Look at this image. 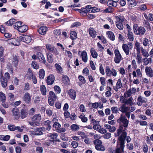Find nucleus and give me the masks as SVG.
I'll list each match as a JSON object with an SVG mask.
<instances>
[{"instance_id":"nucleus-33","label":"nucleus","mask_w":153,"mask_h":153,"mask_svg":"<svg viewBox=\"0 0 153 153\" xmlns=\"http://www.w3.org/2000/svg\"><path fill=\"white\" fill-rule=\"evenodd\" d=\"M41 119V116L40 114H37L34 115L33 117L32 120L33 121H35L39 123Z\"/></svg>"},{"instance_id":"nucleus-59","label":"nucleus","mask_w":153,"mask_h":153,"mask_svg":"<svg viewBox=\"0 0 153 153\" xmlns=\"http://www.w3.org/2000/svg\"><path fill=\"white\" fill-rule=\"evenodd\" d=\"M28 123L31 126H38L39 124V123L38 122H36L35 121L33 122H29Z\"/></svg>"},{"instance_id":"nucleus-39","label":"nucleus","mask_w":153,"mask_h":153,"mask_svg":"<svg viewBox=\"0 0 153 153\" xmlns=\"http://www.w3.org/2000/svg\"><path fill=\"white\" fill-rule=\"evenodd\" d=\"M56 71L58 73L61 74L62 73L63 69L61 66L58 64L56 63L55 65Z\"/></svg>"},{"instance_id":"nucleus-26","label":"nucleus","mask_w":153,"mask_h":153,"mask_svg":"<svg viewBox=\"0 0 153 153\" xmlns=\"http://www.w3.org/2000/svg\"><path fill=\"white\" fill-rule=\"evenodd\" d=\"M89 33L91 37L95 38L97 36V33L94 29L90 27L88 29Z\"/></svg>"},{"instance_id":"nucleus-23","label":"nucleus","mask_w":153,"mask_h":153,"mask_svg":"<svg viewBox=\"0 0 153 153\" xmlns=\"http://www.w3.org/2000/svg\"><path fill=\"white\" fill-rule=\"evenodd\" d=\"M133 77L137 76L138 77H141L142 74L141 71L140 69H137L136 71H134L132 72Z\"/></svg>"},{"instance_id":"nucleus-22","label":"nucleus","mask_w":153,"mask_h":153,"mask_svg":"<svg viewBox=\"0 0 153 153\" xmlns=\"http://www.w3.org/2000/svg\"><path fill=\"white\" fill-rule=\"evenodd\" d=\"M127 127H124V126L123 125L120 126L119 128L117 130V134H115V136L116 137L118 136L121 133V132L122 131H123V132L122 133L125 132L124 131L126 130V128ZM125 132H126V131Z\"/></svg>"},{"instance_id":"nucleus-2","label":"nucleus","mask_w":153,"mask_h":153,"mask_svg":"<svg viewBox=\"0 0 153 153\" xmlns=\"http://www.w3.org/2000/svg\"><path fill=\"white\" fill-rule=\"evenodd\" d=\"M116 19V25L117 27L120 30H123V26L122 22L124 21V18L121 16H116L115 17Z\"/></svg>"},{"instance_id":"nucleus-57","label":"nucleus","mask_w":153,"mask_h":153,"mask_svg":"<svg viewBox=\"0 0 153 153\" xmlns=\"http://www.w3.org/2000/svg\"><path fill=\"white\" fill-rule=\"evenodd\" d=\"M76 10H78L79 13H86L89 12L90 10H87L86 8H82L81 9H76Z\"/></svg>"},{"instance_id":"nucleus-12","label":"nucleus","mask_w":153,"mask_h":153,"mask_svg":"<svg viewBox=\"0 0 153 153\" xmlns=\"http://www.w3.org/2000/svg\"><path fill=\"white\" fill-rule=\"evenodd\" d=\"M147 101V99L144 97L141 96H139L137 99V104L139 106L142 105L143 103L146 102Z\"/></svg>"},{"instance_id":"nucleus-19","label":"nucleus","mask_w":153,"mask_h":153,"mask_svg":"<svg viewBox=\"0 0 153 153\" xmlns=\"http://www.w3.org/2000/svg\"><path fill=\"white\" fill-rule=\"evenodd\" d=\"M37 56L39 59V61L43 64H45L46 62L45 59L42 55V53L41 52H38L37 53Z\"/></svg>"},{"instance_id":"nucleus-51","label":"nucleus","mask_w":153,"mask_h":153,"mask_svg":"<svg viewBox=\"0 0 153 153\" xmlns=\"http://www.w3.org/2000/svg\"><path fill=\"white\" fill-rule=\"evenodd\" d=\"M105 72L107 76L111 77V70L109 66H106L105 68Z\"/></svg>"},{"instance_id":"nucleus-29","label":"nucleus","mask_w":153,"mask_h":153,"mask_svg":"<svg viewBox=\"0 0 153 153\" xmlns=\"http://www.w3.org/2000/svg\"><path fill=\"white\" fill-rule=\"evenodd\" d=\"M0 78L1 86L3 88H5L7 85V83L8 80L5 79L4 78H3V77H1Z\"/></svg>"},{"instance_id":"nucleus-9","label":"nucleus","mask_w":153,"mask_h":153,"mask_svg":"<svg viewBox=\"0 0 153 153\" xmlns=\"http://www.w3.org/2000/svg\"><path fill=\"white\" fill-rule=\"evenodd\" d=\"M146 30L144 27L140 26L134 30V33L137 35L142 36L146 32Z\"/></svg>"},{"instance_id":"nucleus-16","label":"nucleus","mask_w":153,"mask_h":153,"mask_svg":"<svg viewBox=\"0 0 153 153\" xmlns=\"http://www.w3.org/2000/svg\"><path fill=\"white\" fill-rule=\"evenodd\" d=\"M12 114L13 116L16 119H18L19 117V111L17 108H14L13 109Z\"/></svg>"},{"instance_id":"nucleus-28","label":"nucleus","mask_w":153,"mask_h":153,"mask_svg":"<svg viewBox=\"0 0 153 153\" xmlns=\"http://www.w3.org/2000/svg\"><path fill=\"white\" fill-rule=\"evenodd\" d=\"M106 34L108 38L114 41L115 39V36L114 33L111 31H107L106 33Z\"/></svg>"},{"instance_id":"nucleus-55","label":"nucleus","mask_w":153,"mask_h":153,"mask_svg":"<svg viewBox=\"0 0 153 153\" xmlns=\"http://www.w3.org/2000/svg\"><path fill=\"white\" fill-rule=\"evenodd\" d=\"M141 51L142 55L145 57L147 58L149 56V54L145 49H143V48H142Z\"/></svg>"},{"instance_id":"nucleus-38","label":"nucleus","mask_w":153,"mask_h":153,"mask_svg":"<svg viewBox=\"0 0 153 153\" xmlns=\"http://www.w3.org/2000/svg\"><path fill=\"white\" fill-rule=\"evenodd\" d=\"M152 61L151 58H143L142 59V62L143 63V65H147L150 62Z\"/></svg>"},{"instance_id":"nucleus-36","label":"nucleus","mask_w":153,"mask_h":153,"mask_svg":"<svg viewBox=\"0 0 153 153\" xmlns=\"http://www.w3.org/2000/svg\"><path fill=\"white\" fill-rule=\"evenodd\" d=\"M48 136L49 137L52 141L55 140L57 136V134L56 133H53L49 134L48 135Z\"/></svg>"},{"instance_id":"nucleus-10","label":"nucleus","mask_w":153,"mask_h":153,"mask_svg":"<svg viewBox=\"0 0 153 153\" xmlns=\"http://www.w3.org/2000/svg\"><path fill=\"white\" fill-rule=\"evenodd\" d=\"M18 39L19 40L24 42L26 43H29L31 40L30 36L23 35L19 37Z\"/></svg>"},{"instance_id":"nucleus-11","label":"nucleus","mask_w":153,"mask_h":153,"mask_svg":"<svg viewBox=\"0 0 153 153\" xmlns=\"http://www.w3.org/2000/svg\"><path fill=\"white\" fill-rule=\"evenodd\" d=\"M27 78L29 80L32 79L33 83L34 84H36L37 83L36 78L35 75H33L32 72L30 71H28L27 73Z\"/></svg>"},{"instance_id":"nucleus-56","label":"nucleus","mask_w":153,"mask_h":153,"mask_svg":"<svg viewBox=\"0 0 153 153\" xmlns=\"http://www.w3.org/2000/svg\"><path fill=\"white\" fill-rule=\"evenodd\" d=\"M143 44L144 46H149V40L146 38H144L143 42Z\"/></svg>"},{"instance_id":"nucleus-27","label":"nucleus","mask_w":153,"mask_h":153,"mask_svg":"<svg viewBox=\"0 0 153 153\" xmlns=\"http://www.w3.org/2000/svg\"><path fill=\"white\" fill-rule=\"evenodd\" d=\"M36 135H41L42 134L43 132L45 131V128L44 127H40L36 130Z\"/></svg>"},{"instance_id":"nucleus-53","label":"nucleus","mask_w":153,"mask_h":153,"mask_svg":"<svg viewBox=\"0 0 153 153\" xmlns=\"http://www.w3.org/2000/svg\"><path fill=\"white\" fill-rule=\"evenodd\" d=\"M21 117L23 119L25 118L27 115V113L25 108H23L21 111Z\"/></svg>"},{"instance_id":"nucleus-62","label":"nucleus","mask_w":153,"mask_h":153,"mask_svg":"<svg viewBox=\"0 0 153 153\" xmlns=\"http://www.w3.org/2000/svg\"><path fill=\"white\" fill-rule=\"evenodd\" d=\"M16 127L14 125H10L8 126V128L11 131H14L16 130Z\"/></svg>"},{"instance_id":"nucleus-8","label":"nucleus","mask_w":153,"mask_h":153,"mask_svg":"<svg viewBox=\"0 0 153 153\" xmlns=\"http://www.w3.org/2000/svg\"><path fill=\"white\" fill-rule=\"evenodd\" d=\"M31 97L32 96L29 93L26 92L24 94L22 99L25 103L29 105L30 103Z\"/></svg>"},{"instance_id":"nucleus-46","label":"nucleus","mask_w":153,"mask_h":153,"mask_svg":"<svg viewBox=\"0 0 153 153\" xmlns=\"http://www.w3.org/2000/svg\"><path fill=\"white\" fill-rule=\"evenodd\" d=\"M10 138V136L9 135L4 136V135H0V140L5 141L8 140Z\"/></svg>"},{"instance_id":"nucleus-34","label":"nucleus","mask_w":153,"mask_h":153,"mask_svg":"<svg viewBox=\"0 0 153 153\" xmlns=\"http://www.w3.org/2000/svg\"><path fill=\"white\" fill-rule=\"evenodd\" d=\"M12 61V65L15 67L17 66L19 62L18 57L16 55L13 56Z\"/></svg>"},{"instance_id":"nucleus-49","label":"nucleus","mask_w":153,"mask_h":153,"mask_svg":"<svg viewBox=\"0 0 153 153\" xmlns=\"http://www.w3.org/2000/svg\"><path fill=\"white\" fill-rule=\"evenodd\" d=\"M71 128L72 131H77L79 128V126L76 124H72L71 126Z\"/></svg>"},{"instance_id":"nucleus-63","label":"nucleus","mask_w":153,"mask_h":153,"mask_svg":"<svg viewBox=\"0 0 153 153\" xmlns=\"http://www.w3.org/2000/svg\"><path fill=\"white\" fill-rule=\"evenodd\" d=\"M0 100L2 101H4L6 100L5 95L2 92H0Z\"/></svg>"},{"instance_id":"nucleus-48","label":"nucleus","mask_w":153,"mask_h":153,"mask_svg":"<svg viewBox=\"0 0 153 153\" xmlns=\"http://www.w3.org/2000/svg\"><path fill=\"white\" fill-rule=\"evenodd\" d=\"M22 25V23L20 21H18L15 23L13 27L15 29L18 30V28L20 27Z\"/></svg>"},{"instance_id":"nucleus-3","label":"nucleus","mask_w":153,"mask_h":153,"mask_svg":"<svg viewBox=\"0 0 153 153\" xmlns=\"http://www.w3.org/2000/svg\"><path fill=\"white\" fill-rule=\"evenodd\" d=\"M57 120L56 118H53L52 120L54 122L53 127V128L57 132L59 133H61L64 132L66 131L65 128H61V125L59 123L56 122V121Z\"/></svg>"},{"instance_id":"nucleus-6","label":"nucleus","mask_w":153,"mask_h":153,"mask_svg":"<svg viewBox=\"0 0 153 153\" xmlns=\"http://www.w3.org/2000/svg\"><path fill=\"white\" fill-rule=\"evenodd\" d=\"M133 98L131 97L129 98L128 99H126L124 98L123 96H121L120 97V102L126 105H129L131 106L132 105L133 103L132 101Z\"/></svg>"},{"instance_id":"nucleus-25","label":"nucleus","mask_w":153,"mask_h":153,"mask_svg":"<svg viewBox=\"0 0 153 153\" xmlns=\"http://www.w3.org/2000/svg\"><path fill=\"white\" fill-rule=\"evenodd\" d=\"M91 104L92 105L93 108L94 109H97L98 107L100 108H101L103 107V104H101L100 102L91 103Z\"/></svg>"},{"instance_id":"nucleus-47","label":"nucleus","mask_w":153,"mask_h":153,"mask_svg":"<svg viewBox=\"0 0 153 153\" xmlns=\"http://www.w3.org/2000/svg\"><path fill=\"white\" fill-rule=\"evenodd\" d=\"M40 90L42 95H45L46 94V88L45 85H42L41 86Z\"/></svg>"},{"instance_id":"nucleus-17","label":"nucleus","mask_w":153,"mask_h":153,"mask_svg":"<svg viewBox=\"0 0 153 153\" xmlns=\"http://www.w3.org/2000/svg\"><path fill=\"white\" fill-rule=\"evenodd\" d=\"M48 29L47 27L45 26H42L38 30L39 33L42 35H45Z\"/></svg>"},{"instance_id":"nucleus-37","label":"nucleus","mask_w":153,"mask_h":153,"mask_svg":"<svg viewBox=\"0 0 153 153\" xmlns=\"http://www.w3.org/2000/svg\"><path fill=\"white\" fill-rule=\"evenodd\" d=\"M70 38L72 40H74L77 38V33L74 31H70Z\"/></svg>"},{"instance_id":"nucleus-4","label":"nucleus","mask_w":153,"mask_h":153,"mask_svg":"<svg viewBox=\"0 0 153 153\" xmlns=\"http://www.w3.org/2000/svg\"><path fill=\"white\" fill-rule=\"evenodd\" d=\"M94 143L95 145V149L97 150L104 151L105 150V147L102 145V142L101 140H94Z\"/></svg>"},{"instance_id":"nucleus-24","label":"nucleus","mask_w":153,"mask_h":153,"mask_svg":"<svg viewBox=\"0 0 153 153\" xmlns=\"http://www.w3.org/2000/svg\"><path fill=\"white\" fill-rule=\"evenodd\" d=\"M8 42L9 44H11L16 46L20 45V42L15 39H12L8 40Z\"/></svg>"},{"instance_id":"nucleus-54","label":"nucleus","mask_w":153,"mask_h":153,"mask_svg":"<svg viewBox=\"0 0 153 153\" xmlns=\"http://www.w3.org/2000/svg\"><path fill=\"white\" fill-rule=\"evenodd\" d=\"M142 57L140 53H137L136 56V60L137 63L140 64L142 62Z\"/></svg>"},{"instance_id":"nucleus-30","label":"nucleus","mask_w":153,"mask_h":153,"mask_svg":"<svg viewBox=\"0 0 153 153\" xmlns=\"http://www.w3.org/2000/svg\"><path fill=\"white\" fill-rule=\"evenodd\" d=\"M69 95L70 97L73 100H75L76 97V91L72 89L69 90Z\"/></svg>"},{"instance_id":"nucleus-13","label":"nucleus","mask_w":153,"mask_h":153,"mask_svg":"<svg viewBox=\"0 0 153 153\" xmlns=\"http://www.w3.org/2000/svg\"><path fill=\"white\" fill-rule=\"evenodd\" d=\"M130 108L129 106H127L124 104H122L119 108V111L123 113H126L129 111Z\"/></svg>"},{"instance_id":"nucleus-61","label":"nucleus","mask_w":153,"mask_h":153,"mask_svg":"<svg viewBox=\"0 0 153 153\" xmlns=\"http://www.w3.org/2000/svg\"><path fill=\"white\" fill-rule=\"evenodd\" d=\"M32 66L34 69H37L39 68V65L35 61H33L32 63Z\"/></svg>"},{"instance_id":"nucleus-42","label":"nucleus","mask_w":153,"mask_h":153,"mask_svg":"<svg viewBox=\"0 0 153 153\" xmlns=\"http://www.w3.org/2000/svg\"><path fill=\"white\" fill-rule=\"evenodd\" d=\"M47 60L49 63H52L53 60V55L50 52H48L47 54Z\"/></svg>"},{"instance_id":"nucleus-52","label":"nucleus","mask_w":153,"mask_h":153,"mask_svg":"<svg viewBox=\"0 0 153 153\" xmlns=\"http://www.w3.org/2000/svg\"><path fill=\"white\" fill-rule=\"evenodd\" d=\"M79 118H80L82 121L83 123H85L88 120V118L85 117V115L83 114H82L80 115L79 116Z\"/></svg>"},{"instance_id":"nucleus-7","label":"nucleus","mask_w":153,"mask_h":153,"mask_svg":"<svg viewBox=\"0 0 153 153\" xmlns=\"http://www.w3.org/2000/svg\"><path fill=\"white\" fill-rule=\"evenodd\" d=\"M117 122L119 123H122L123 125L125 127H128L129 121L126 118L125 116L121 115L119 119L117 120Z\"/></svg>"},{"instance_id":"nucleus-35","label":"nucleus","mask_w":153,"mask_h":153,"mask_svg":"<svg viewBox=\"0 0 153 153\" xmlns=\"http://www.w3.org/2000/svg\"><path fill=\"white\" fill-rule=\"evenodd\" d=\"M122 86L121 80L119 79L116 83V87H114V89L115 91H117L118 89L121 88Z\"/></svg>"},{"instance_id":"nucleus-5","label":"nucleus","mask_w":153,"mask_h":153,"mask_svg":"<svg viewBox=\"0 0 153 153\" xmlns=\"http://www.w3.org/2000/svg\"><path fill=\"white\" fill-rule=\"evenodd\" d=\"M114 53L115 54L114 58V61L115 63L119 64L123 59L122 56L118 50H115Z\"/></svg>"},{"instance_id":"nucleus-50","label":"nucleus","mask_w":153,"mask_h":153,"mask_svg":"<svg viewBox=\"0 0 153 153\" xmlns=\"http://www.w3.org/2000/svg\"><path fill=\"white\" fill-rule=\"evenodd\" d=\"M15 19H11L9 20L8 21L5 23V24L9 26H12L13 24L15 23Z\"/></svg>"},{"instance_id":"nucleus-44","label":"nucleus","mask_w":153,"mask_h":153,"mask_svg":"<svg viewBox=\"0 0 153 153\" xmlns=\"http://www.w3.org/2000/svg\"><path fill=\"white\" fill-rule=\"evenodd\" d=\"M39 77L40 79L44 78L45 75V71L43 69H41L39 71Z\"/></svg>"},{"instance_id":"nucleus-32","label":"nucleus","mask_w":153,"mask_h":153,"mask_svg":"<svg viewBox=\"0 0 153 153\" xmlns=\"http://www.w3.org/2000/svg\"><path fill=\"white\" fill-rule=\"evenodd\" d=\"M93 123L94 124L93 128L95 130H98L99 131L101 128V126L99 125V122L96 121L94 122H93Z\"/></svg>"},{"instance_id":"nucleus-43","label":"nucleus","mask_w":153,"mask_h":153,"mask_svg":"<svg viewBox=\"0 0 153 153\" xmlns=\"http://www.w3.org/2000/svg\"><path fill=\"white\" fill-rule=\"evenodd\" d=\"M90 52L92 57L94 58H96L98 56L97 53L93 48H91Z\"/></svg>"},{"instance_id":"nucleus-41","label":"nucleus","mask_w":153,"mask_h":153,"mask_svg":"<svg viewBox=\"0 0 153 153\" xmlns=\"http://www.w3.org/2000/svg\"><path fill=\"white\" fill-rule=\"evenodd\" d=\"M57 98L55 94L52 91H50L49 93V96L48 99L56 100Z\"/></svg>"},{"instance_id":"nucleus-58","label":"nucleus","mask_w":153,"mask_h":153,"mask_svg":"<svg viewBox=\"0 0 153 153\" xmlns=\"http://www.w3.org/2000/svg\"><path fill=\"white\" fill-rule=\"evenodd\" d=\"M78 78L82 84H84L86 82V80L83 76L79 75L78 76Z\"/></svg>"},{"instance_id":"nucleus-31","label":"nucleus","mask_w":153,"mask_h":153,"mask_svg":"<svg viewBox=\"0 0 153 153\" xmlns=\"http://www.w3.org/2000/svg\"><path fill=\"white\" fill-rule=\"evenodd\" d=\"M28 29V27L25 25H22L20 27L18 28V31L21 33L26 32Z\"/></svg>"},{"instance_id":"nucleus-45","label":"nucleus","mask_w":153,"mask_h":153,"mask_svg":"<svg viewBox=\"0 0 153 153\" xmlns=\"http://www.w3.org/2000/svg\"><path fill=\"white\" fill-rule=\"evenodd\" d=\"M135 48L137 53H140V51L142 50V48H143L142 47L140 46L139 43L138 42H136L135 44Z\"/></svg>"},{"instance_id":"nucleus-60","label":"nucleus","mask_w":153,"mask_h":153,"mask_svg":"<svg viewBox=\"0 0 153 153\" xmlns=\"http://www.w3.org/2000/svg\"><path fill=\"white\" fill-rule=\"evenodd\" d=\"M114 2L112 0H108L107 2V4L108 6L110 7H116L117 5H114Z\"/></svg>"},{"instance_id":"nucleus-64","label":"nucleus","mask_w":153,"mask_h":153,"mask_svg":"<svg viewBox=\"0 0 153 153\" xmlns=\"http://www.w3.org/2000/svg\"><path fill=\"white\" fill-rule=\"evenodd\" d=\"M54 89L55 92L58 94H59L61 92V89L57 85H55L54 87Z\"/></svg>"},{"instance_id":"nucleus-18","label":"nucleus","mask_w":153,"mask_h":153,"mask_svg":"<svg viewBox=\"0 0 153 153\" xmlns=\"http://www.w3.org/2000/svg\"><path fill=\"white\" fill-rule=\"evenodd\" d=\"M122 49L126 55H128L130 53L129 47L126 44H123L122 46Z\"/></svg>"},{"instance_id":"nucleus-21","label":"nucleus","mask_w":153,"mask_h":153,"mask_svg":"<svg viewBox=\"0 0 153 153\" xmlns=\"http://www.w3.org/2000/svg\"><path fill=\"white\" fill-rule=\"evenodd\" d=\"M81 56L82 61L86 62L88 61V56L86 52L85 51H83L81 53Z\"/></svg>"},{"instance_id":"nucleus-14","label":"nucleus","mask_w":153,"mask_h":153,"mask_svg":"<svg viewBox=\"0 0 153 153\" xmlns=\"http://www.w3.org/2000/svg\"><path fill=\"white\" fill-rule=\"evenodd\" d=\"M55 77L53 74H50L47 77L46 82L48 85H51L53 84L54 82Z\"/></svg>"},{"instance_id":"nucleus-20","label":"nucleus","mask_w":153,"mask_h":153,"mask_svg":"<svg viewBox=\"0 0 153 153\" xmlns=\"http://www.w3.org/2000/svg\"><path fill=\"white\" fill-rule=\"evenodd\" d=\"M62 83L65 85L69 84L70 82L69 77L66 75L62 76Z\"/></svg>"},{"instance_id":"nucleus-40","label":"nucleus","mask_w":153,"mask_h":153,"mask_svg":"<svg viewBox=\"0 0 153 153\" xmlns=\"http://www.w3.org/2000/svg\"><path fill=\"white\" fill-rule=\"evenodd\" d=\"M127 37L128 39L130 41L132 42L134 40V34L131 31L128 32Z\"/></svg>"},{"instance_id":"nucleus-1","label":"nucleus","mask_w":153,"mask_h":153,"mask_svg":"<svg viewBox=\"0 0 153 153\" xmlns=\"http://www.w3.org/2000/svg\"><path fill=\"white\" fill-rule=\"evenodd\" d=\"M127 133L124 132L118 138L117 141V148L115 150L111 151V153H123L124 151L125 147V139L126 137Z\"/></svg>"},{"instance_id":"nucleus-15","label":"nucleus","mask_w":153,"mask_h":153,"mask_svg":"<svg viewBox=\"0 0 153 153\" xmlns=\"http://www.w3.org/2000/svg\"><path fill=\"white\" fill-rule=\"evenodd\" d=\"M145 71L146 74L148 76L150 77L153 76V70L150 67L146 66Z\"/></svg>"}]
</instances>
